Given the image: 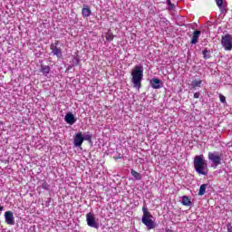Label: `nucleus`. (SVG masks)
<instances>
[{
    "label": "nucleus",
    "mask_w": 232,
    "mask_h": 232,
    "mask_svg": "<svg viewBox=\"0 0 232 232\" xmlns=\"http://www.w3.org/2000/svg\"><path fill=\"white\" fill-rule=\"evenodd\" d=\"M194 169L198 175H208V161L204 159V155H198L194 158Z\"/></svg>",
    "instance_id": "1"
},
{
    "label": "nucleus",
    "mask_w": 232,
    "mask_h": 232,
    "mask_svg": "<svg viewBox=\"0 0 232 232\" xmlns=\"http://www.w3.org/2000/svg\"><path fill=\"white\" fill-rule=\"evenodd\" d=\"M132 83L134 88L140 89V83L142 82V77H144V68L140 65H136L131 72Z\"/></svg>",
    "instance_id": "2"
},
{
    "label": "nucleus",
    "mask_w": 232,
    "mask_h": 232,
    "mask_svg": "<svg viewBox=\"0 0 232 232\" xmlns=\"http://www.w3.org/2000/svg\"><path fill=\"white\" fill-rule=\"evenodd\" d=\"M208 160H211L215 168H217V166L222 164V154H219L218 151L208 152Z\"/></svg>",
    "instance_id": "3"
},
{
    "label": "nucleus",
    "mask_w": 232,
    "mask_h": 232,
    "mask_svg": "<svg viewBox=\"0 0 232 232\" xmlns=\"http://www.w3.org/2000/svg\"><path fill=\"white\" fill-rule=\"evenodd\" d=\"M151 218H153L151 214L150 216L142 217L141 218L142 224H144L149 230L155 229L157 227V223H155Z\"/></svg>",
    "instance_id": "4"
},
{
    "label": "nucleus",
    "mask_w": 232,
    "mask_h": 232,
    "mask_svg": "<svg viewBox=\"0 0 232 232\" xmlns=\"http://www.w3.org/2000/svg\"><path fill=\"white\" fill-rule=\"evenodd\" d=\"M221 44L227 52L232 50V36L231 34H225L222 36Z\"/></svg>",
    "instance_id": "5"
},
{
    "label": "nucleus",
    "mask_w": 232,
    "mask_h": 232,
    "mask_svg": "<svg viewBox=\"0 0 232 232\" xmlns=\"http://www.w3.org/2000/svg\"><path fill=\"white\" fill-rule=\"evenodd\" d=\"M86 222L89 227H94V229H99V223L95 220V215L90 212L86 214Z\"/></svg>",
    "instance_id": "6"
},
{
    "label": "nucleus",
    "mask_w": 232,
    "mask_h": 232,
    "mask_svg": "<svg viewBox=\"0 0 232 232\" xmlns=\"http://www.w3.org/2000/svg\"><path fill=\"white\" fill-rule=\"evenodd\" d=\"M82 142H84L82 132L76 133L73 140V144L75 148H81L82 146Z\"/></svg>",
    "instance_id": "7"
},
{
    "label": "nucleus",
    "mask_w": 232,
    "mask_h": 232,
    "mask_svg": "<svg viewBox=\"0 0 232 232\" xmlns=\"http://www.w3.org/2000/svg\"><path fill=\"white\" fill-rule=\"evenodd\" d=\"M5 218L6 224H8V226H14V224H15V222H14L15 219L14 218V212H12L10 210L5 211Z\"/></svg>",
    "instance_id": "8"
},
{
    "label": "nucleus",
    "mask_w": 232,
    "mask_h": 232,
    "mask_svg": "<svg viewBox=\"0 0 232 232\" xmlns=\"http://www.w3.org/2000/svg\"><path fill=\"white\" fill-rule=\"evenodd\" d=\"M150 86L153 88V90H160V88L164 86V83H162V81L158 78H152L150 80Z\"/></svg>",
    "instance_id": "9"
},
{
    "label": "nucleus",
    "mask_w": 232,
    "mask_h": 232,
    "mask_svg": "<svg viewBox=\"0 0 232 232\" xmlns=\"http://www.w3.org/2000/svg\"><path fill=\"white\" fill-rule=\"evenodd\" d=\"M64 121H65V122H67V124L73 126V123L77 122V118H75L73 113L69 111L65 114Z\"/></svg>",
    "instance_id": "10"
},
{
    "label": "nucleus",
    "mask_w": 232,
    "mask_h": 232,
    "mask_svg": "<svg viewBox=\"0 0 232 232\" xmlns=\"http://www.w3.org/2000/svg\"><path fill=\"white\" fill-rule=\"evenodd\" d=\"M51 50L56 57H63V51L54 44H51Z\"/></svg>",
    "instance_id": "11"
},
{
    "label": "nucleus",
    "mask_w": 232,
    "mask_h": 232,
    "mask_svg": "<svg viewBox=\"0 0 232 232\" xmlns=\"http://www.w3.org/2000/svg\"><path fill=\"white\" fill-rule=\"evenodd\" d=\"M200 31H195L193 33L192 39L190 41L192 44H197L198 43V37H200Z\"/></svg>",
    "instance_id": "12"
},
{
    "label": "nucleus",
    "mask_w": 232,
    "mask_h": 232,
    "mask_svg": "<svg viewBox=\"0 0 232 232\" xmlns=\"http://www.w3.org/2000/svg\"><path fill=\"white\" fill-rule=\"evenodd\" d=\"M82 14L83 17H90L92 15V10L86 6L82 9Z\"/></svg>",
    "instance_id": "13"
},
{
    "label": "nucleus",
    "mask_w": 232,
    "mask_h": 232,
    "mask_svg": "<svg viewBox=\"0 0 232 232\" xmlns=\"http://www.w3.org/2000/svg\"><path fill=\"white\" fill-rule=\"evenodd\" d=\"M41 72L45 77H48V73H50V66L41 65Z\"/></svg>",
    "instance_id": "14"
},
{
    "label": "nucleus",
    "mask_w": 232,
    "mask_h": 232,
    "mask_svg": "<svg viewBox=\"0 0 232 232\" xmlns=\"http://www.w3.org/2000/svg\"><path fill=\"white\" fill-rule=\"evenodd\" d=\"M130 175H132V177H134L136 180H142V175H140V173L135 171L134 169L130 170Z\"/></svg>",
    "instance_id": "15"
},
{
    "label": "nucleus",
    "mask_w": 232,
    "mask_h": 232,
    "mask_svg": "<svg viewBox=\"0 0 232 232\" xmlns=\"http://www.w3.org/2000/svg\"><path fill=\"white\" fill-rule=\"evenodd\" d=\"M181 204L183 206H191V199L188 196H183Z\"/></svg>",
    "instance_id": "16"
},
{
    "label": "nucleus",
    "mask_w": 232,
    "mask_h": 232,
    "mask_svg": "<svg viewBox=\"0 0 232 232\" xmlns=\"http://www.w3.org/2000/svg\"><path fill=\"white\" fill-rule=\"evenodd\" d=\"M206 189H208V184H202L198 191L199 197H202V195H206Z\"/></svg>",
    "instance_id": "17"
},
{
    "label": "nucleus",
    "mask_w": 232,
    "mask_h": 232,
    "mask_svg": "<svg viewBox=\"0 0 232 232\" xmlns=\"http://www.w3.org/2000/svg\"><path fill=\"white\" fill-rule=\"evenodd\" d=\"M202 55L205 60L211 59V51L205 49L202 51Z\"/></svg>",
    "instance_id": "18"
},
{
    "label": "nucleus",
    "mask_w": 232,
    "mask_h": 232,
    "mask_svg": "<svg viewBox=\"0 0 232 232\" xmlns=\"http://www.w3.org/2000/svg\"><path fill=\"white\" fill-rule=\"evenodd\" d=\"M201 84H202V81L200 80H194L191 82L192 88H200Z\"/></svg>",
    "instance_id": "19"
},
{
    "label": "nucleus",
    "mask_w": 232,
    "mask_h": 232,
    "mask_svg": "<svg viewBox=\"0 0 232 232\" xmlns=\"http://www.w3.org/2000/svg\"><path fill=\"white\" fill-rule=\"evenodd\" d=\"M82 136H83V140H88L89 142H92V135L91 134L90 131L84 132Z\"/></svg>",
    "instance_id": "20"
},
{
    "label": "nucleus",
    "mask_w": 232,
    "mask_h": 232,
    "mask_svg": "<svg viewBox=\"0 0 232 232\" xmlns=\"http://www.w3.org/2000/svg\"><path fill=\"white\" fill-rule=\"evenodd\" d=\"M216 3H217V5L218 6V8H219V10L221 11V12H224V6H223V5H224V0H216Z\"/></svg>",
    "instance_id": "21"
},
{
    "label": "nucleus",
    "mask_w": 232,
    "mask_h": 232,
    "mask_svg": "<svg viewBox=\"0 0 232 232\" xmlns=\"http://www.w3.org/2000/svg\"><path fill=\"white\" fill-rule=\"evenodd\" d=\"M114 37H115V36L113 35V33H111V32H110V31L105 34V39H106V41L111 42Z\"/></svg>",
    "instance_id": "22"
},
{
    "label": "nucleus",
    "mask_w": 232,
    "mask_h": 232,
    "mask_svg": "<svg viewBox=\"0 0 232 232\" xmlns=\"http://www.w3.org/2000/svg\"><path fill=\"white\" fill-rule=\"evenodd\" d=\"M142 211H143L142 217H150V215H151V213L148 211V208L146 206H143Z\"/></svg>",
    "instance_id": "23"
},
{
    "label": "nucleus",
    "mask_w": 232,
    "mask_h": 232,
    "mask_svg": "<svg viewBox=\"0 0 232 232\" xmlns=\"http://www.w3.org/2000/svg\"><path fill=\"white\" fill-rule=\"evenodd\" d=\"M41 188H42V189H45L46 191H48V189H50V185L48 184V182L44 181L41 184Z\"/></svg>",
    "instance_id": "24"
},
{
    "label": "nucleus",
    "mask_w": 232,
    "mask_h": 232,
    "mask_svg": "<svg viewBox=\"0 0 232 232\" xmlns=\"http://www.w3.org/2000/svg\"><path fill=\"white\" fill-rule=\"evenodd\" d=\"M167 5L169 6V10H173V8H175V4H172L171 0H167Z\"/></svg>",
    "instance_id": "25"
},
{
    "label": "nucleus",
    "mask_w": 232,
    "mask_h": 232,
    "mask_svg": "<svg viewBox=\"0 0 232 232\" xmlns=\"http://www.w3.org/2000/svg\"><path fill=\"white\" fill-rule=\"evenodd\" d=\"M220 102H226V97L222 94L219 95Z\"/></svg>",
    "instance_id": "26"
},
{
    "label": "nucleus",
    "mask_w": 232,
    "mask_h": 232,
    "mask_svg": "<svg viewBox=\"0 0 232 232\" xmlns=\"http://www.w3.org/2000/svg\"><path fill=\"white\" fill-rule=\"evenodd\" d=\"M227 232H232V226H231V223H228L227 225Z\"/></svg>",
    "instance_id": "27"
},
{
    "label": "nucleus",
    "mask_w": 232,
    "mask_h": 232,
    "mask_svg": "<svg viewBox=\"0 0 232 232\" xmlns=\"http://www.w3.org/2000/svg\"><path fill=\"white\" fill-rule=\"evenodd\" d=\"M198 97H200V92H195L194 99H198Z\"/></svg>",
    "instance_id": "28"
},
{
    "label": "nucleus",
    "mask_w": 232,
    "mask_h": 232,
    "mask_svg": "<svg viewBox=\"0 0 232 232\" xmlns=\"http://www.w3.org/2000/svg\"><path fill=\"white\" fill-rule=\"evenodd\" d=\"M3 209H5V207L0 205V212L3 211Z\"/></svg>",
    "instance_id": "29"
},
{
    "label": "nucleus",
    "mask_w": 232,
    "mask_h": 232,
    "mask_svg": "<svg viewBox=\"0 0 232 232\" xmlns=\"http://www.w3.org/2000/svg\"><path fill=\"white\" fill-rule=\"evenodd\" d=\"M75 64H79V59H75Z\"/></svg>",
    "instance_id": "30"
}]
</instances>
